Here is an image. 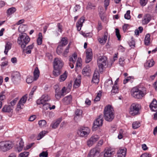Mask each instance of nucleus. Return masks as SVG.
Segmentation results:
<instances>
[{
	"instance_id": "1",
	"label": "nucleus",
	"mask_w": 157,
	"mask_h": 157,
	"mask_svg": "<svg viewBox=\"0 0 157 157\" xmlns=\"http://www.w3.org/2000/svg\"><path fill=\"white\" fill-rule=\"evenodd\" d=\"M104 117L107 121H112L114 117V112L113 108L109 105L106 106L104 110Z\"/></svg>"
},
{
	"instance_id": "2",
	"label": "nucleus",
	"mask_w": 157,
	"mask_h": 157,
	"mask_svg": "<svg viewBox=\"0 0 157 157\" xmlns=\"http://www.w3.org/2000/svg\"><path fill=\"white\" fill-rule=\"evenodd\" d=\"M30 40V38L25 33H21L19 35L17 40V43L20 45L22 48H25L26 45Z\"/></svg>"
},
{
	"instance_id": "3",
	"label": "nucleus",
	"mask_w": 157,
	"mask_h": 157,
	"mask_svg": "<svg viewBox=\"0 0 157 157\" xmlns=\"http://www.w3.org/2000/svg\"><path fill=\"white\" fill-rule=\"evenodd\" d=\"M14 144L11 141L8 140L0 142V151L2 152H6L11 149Z\"/></svg>"
},
{
	"instance_id": "4",
	"label": "nucleus",
	"mask_w": 157,
	"mask_h": 157,
	"mask_svg": "<svg viewBox=\"0 0 157 157\" xmlns=\"http://www.w3.org/2000/svg\"><path fill=\"white\" fill-rule=\"evenodd\" d=\"M98 65L99 67V71L100 72H102L103 68L108 63L107 57L105 56H100L97 60Z\"/></svg>"
},
{
	"instance_id": "5",
	"label": "nucleus",
	"mask_w": 157,
	"mask_h": 157,
	"mask_svg": "<svg viewBox=\"0 0 157 157\" xmlns=\"http://www.w3.org/2000/svg\"><path fill=\"white\" fill-rule=\"evenodd\" d=\"M140 108V105L136 103H132L129 108V113L132 116H135L139 114Z\"/></svg>"
},
{
	"instance_id": "6",
	"label": "nucleus",
	"mask_w": 157,
	"mask_h": 157,
	"mask_svg": "<svg viewBox=\"0 0 157 157\" xmlns=\"http://www.w3.org/2000/svg\"><path fill=\"white\" fill-rule=\"evenodd\" d=\"M132 95L137 99H141L145 95L146 93L138 88H133L131 90Z\"/></svg>"
},
{
	"instance_id": "7",
	"label": "nucleus",
	"mask_w": 157,
	"mask_h": 157,
	"mask_svg": "<svg viewBox=\"0 0 157 157\" xmlns=\"http://www.w3.org/2000/svg\"><path fill=\"white\" fill-rule=\"evenodd\" d=\"M90 132V130L88 127H82L78 129L77 134L80 137H86Z\"/></svg>"
},
{
	"instance_id": "8",
	"label": "nucleus",
	"mask_w": 157,
	"mask_h": 157,
	"mask_svg": "<svg viewBox=\"0 0 157 157\" xmlns=\"http://www.w3.org/2000/svg\"><path fill=\"white\" fill-rule=\"evenodd\" d=\"M103 121L102 115H101L99 116L94 121L93 130H95L101 126L102 125Z\"/></svg>"
},
{
	"instance_id": "9",
	"label": "nucleus",
	"mask_w": 157,
	"mask_h": 157,
	"mask_svg": "<svg viewBox=\"0 0 157 157\" xmlns=\"http://www.w3.org/2000/svg\"><path fill=\"white\" fill-rule=\"evenodd\" d=\"M50 99V97L47 94L43 95L41 98L37 100V104L40 105L43 104L45 102L48 101Z\"/></svg>"
},
{
	"instance_id": "10",
	"label": "nucleus",
	"mask_w": 157,
	"mask_h": 157,
	"mask_svg": "<svg viewBox=\"0 0 157 157\" xmlns=\"http://www.w3.org/2000/svg\"><path fill=\"white\" fill-rule=\"evenodd\" d=\"M99 137L97 135H92L89 139L87 141V145L89 147L91 146L95 142L98 141Z\"/></svg>"
},
{
	"instance_id": "11",
	"label": "nucleus",
	"mask_w": 157,
	"mask_h": 157,
	"mask_svg": "<svg viewBox=\"0 0 157 157\" xmlns=\"http://www.w3.org/2000/svg\"><path fill=\"white\" fill-rule=\"evenodd\" d=\"M63 65L62 61L60 59L55 58L53 61V67L55 68H62Z\"/></svg>"
},
{
	"instance_id": "12",
	"label": "nucleus",
	"mask_w": 157,
	"mask_h": 157,
	"mask_svg": "<svg viewBox=\"0 0 157 157\" xmlns=\"http://www.w3.org/2000/svg\"><path fill=\"white\" fill-rule=\"evenodd\" d=\"M99 148L95 147L91 149L89 153L88 157H98L99 156Z\"/></svg>"
},
{
	"instance_id": "13",
	"label": "nucleus",
	"mask_w": 157,
	"mask_h": 157,
	"mask_svg": "<svg viewBox=\"0 0 157 157\" xmlns=\"http://www.w3.org/2000/svg\"><path fill=\"white\" fill-rule=\"evenodd\" d=\"M86 63H88L91 60L92 58V50L90 48H88L86 51Z\"/></svg>"
},
{
	"instance_id": "14",
	"label": "nucleus",
	"mask_w": 157,
	"mask_h": 157,
	"mask_svg": "<svg viewBox=\"0 0 157 157\" xmlns=\"http://www.w3.org/2000/svg\"><path fill=\"white\" fill-rule=\"evenodd\" d=\"M104 157H111L114 154L113 150L110 148H106L104 151Z\"/></svg>"
},
{
	"instance_id": "15",
	"label": "nucleus",
	"mask_w": 157,
	"mask_h": 157,
	"mask_svg": "<svg viewBox=\"0 0 157 157\" xmlns=\"http://www.w3.org/2000/svg\"><path fill=\"white\" fill-rule=\"evenodd\" d=\"M54 88L55 90L56 94L55 97L56 98L58 99H59L63 95L60 92V88L59 87L58 85H55L54 86Z\"/></svg>"
},
{
	"instance_id": "16",
	"label": "nucleus",
	"mask_w": 157,
	"mask_h": 157,
	"mask_svg": "<svg viewBox=\"0 0 157 157\" xmlns=\"http://www.w3.org/2000/svg\"><path fill=\"white\" fill-rule=\"evenodd\" d=\"M13 107L9 105H5L2 109V111L3 112H12L13 111Z\"/></svg>"
},
{
	"instance_id": "17",
	"label": "nucleus",
	"mask_w": 157,
	"mask_h": 157,
	"mask_svg": "<svg viewBox=\"0 0 157 157\" xmlns=\"http://www.w3.org/2000/svg\"><path fill=\"white\" fill-rule=\"evenodd\" d=\"M151 17L150 14H147L145 15L142 19V23L143 25L147 24L151 20Z\"/></svg>"
},
{
	"instance_id": "18",
	"label": "nucleus",
	"mask_w": 157,
	"mask_h": 157,
	"mask_svg": "<svg viewBox=\"0 0 157 157\" xmlns=\"http://www.w3.org/2000/svg\"><path fill=\"white\" fill-rule=\"evenodd\" d=\"M150 107L153 111H156L157 110V101L155 99L153 100L149 105Z\"/></svg>"
},
{
	"instance_id": "19",
	"label": "nucleus",
	"mask_w": 157,
	"mask_h": 157,
	"mask_svg": "<svg viewBox=\"0 0 157 157\" xmlns=\"http://www.w3.org/2000/svg\"><path fill=\"white\" fill-rule=\"evenodd\" d=\"M12 80L14 82L20 78V73L17 71L13 72L11 75Z\"/></svg>"
},
{
	"instance_id": "20",
	"label": "nucleus",
	"mask_w": 157,
	"mask_h": 157,
	"mask_svg": "<svg viewBox=\"0 0 157 157\" xmlns=\"http://www.w3.org/2000/svg\"><path fill=\"white\" fill-rule=\"evenodd\" d=\"M126 149L120 148L117 152L118 157H125L126 153Z\"/></svg>"
},
{
	"instance_id": "21",
	"label": "nucleus",
	"mask_w": 157,
	"mask_h": 157,
	"mask_svg": "<svg viewBox=\"0 0 157 157\" xmlns=\"http://www.w3.org/2000/svg\"><path fill=\"white\" fill-rule=\"evenodd\" d=\"M62 102L66 105L70 104L72 101V96L71 95L64 97L62 100Z\"/></svg>"
},
{
	"instance_id": "22",
	"label": "nucleus",
	"mask_w": 157,
	"mask_h": 157,
	"mask_svg": "<svg viewBox=\"0 0 157 157\" xmlns=\"http://www.w3.org/2000/svg\"><path fill=\"white\" fill-rule=\"evenodd\" d=\"M85 19L84 17H82L76 23V27L78 31H80L81 29V27L82 25V24L84 22Z\"/></svg>"
},
{
	"instance_id": "23",
	"label": "nucleus",
	"mask_w": 157,
	"mask_h": 157,
	"mask_svg": "<svg viewBox=\"0 0 157 157\" xmlns=\"http://www.w3.org/2000/svg\"><path fill=\"white\" fill-rule=\"evenodd\" d=\"M90 70L89 66H86L83 68L82 71V73L84 76L89 75Z\"/></svg>"
},
{
	"instance_id": "24",
	"label": "nucleus",
	"mask_w": 157,
	"mask_h": 157,
	"mask_svg": "<svg viewBox=\"0 0 157 157\" xmlns=\"http://www.w3.org/2000/svg\"><path fill=\"white\" fill-rule=\"evenodd\" d=\"M99 73L97 71H95L92 81L94 83H98L99 81Z\"/></svg>"
},
{
	"instance_id": "25",
	"label": "nucleus",
	"mask_w": 157,
	"mask_h": 157,
	"mask_svg": "<svg viewBox=\"0 0 157 157\" xmlns=\"http://www.w3.org/2000/svg\"><path fill=\"white\" fill-rule=\"evenodd\" d=\"M107 39V33H105L103 37L98 39L99 43L102 45H104L106 43Z\"/></svg>"
},
{
	"instance_id": "26",
	"label": "nucleus",
	"mask_w": 157,
	"mask_h": 157,
	"mask_svg": "<svg viewBox=\"0 0 157 157\" xmlns=\"http://www.w3.org/2000/svg\"><path fill=\"white\" fill-rule=\"evenodd\" d=\"M62 68H54L53 74L54 76L57 77L59 76L61 73Z\"/></svg>"
},
{
	"instance_id": "27",
	"label": "nucleus",
	"mask_w": 157,
	"mask_h": 157,
	"mask_svg": "<svg viewBox=\"0 0 157 157\" xmlns=\"http://www.w3.org/2000/svg\"><path fill=\"white\" fill-rule=\"evenodd\" d=\"M68 43V41L67 38L63 37L62 38L60 42L59 43V45H61L63 47L66 46Z\"/></svg>"
},
{
	"instance_id": "28",
	"label": "nucleus",
	"mask_w": 157,
	"mask_h": 157,
	"mask_svg": "<svg viewBox=\"0 0 157 157\" xmlns=\"http://www.w3.org/2000/svg\"><path fill=\"white\" fill-rule=\"evenodd\" d=\"M40 71L38 67H36L33 72L34 80H36L39 77Z\"/></svg>"
},
{
	"instance_id": "29",
	"label": "nucleus",
	"mask_w": 157,
	"mask_h": 157,
	"mask_svg": "<svg viewBox=\"0 0 157 157\" xmlns=\"http://www.w3.org/2000/svg\"><path fill=\"white\" fill-rule=\"evenodd\" d=\"M24 146V142L22 139H21L19 142V145L16 148V150L18 152L21 151L22 150Z\"/></svg>"
},
{
	"instance_id": "30",
	"label": "nucleus",
	"mask_w": 157,
	"mask_h": 157,
	"mask_svg": "<svg viewBox=\"0 0 157 157\" xmlns=\"http://www.w3.org/2000/svg\"><path fill=\"white\" fill-rule=\"evenodd\" d=\"M27 98V95H25L23 96L19 101L18 104L20 105H23L25 103Z\"/></svg>"
},
{
	"instance_id": "31",
	"label": "nucleus",
	"mask_w": 157,
	"mask_h": 157,
	"mask_svg": "<svg viewBox=\"0 0 157 157\" xmlns=\"http://www.w3.org/2000/svg\"><path fill=\"white\" fill-rule=\"evenodd\" d=\"M81 77L79 76L78 78H76L75 80L74 84V87L75 88H77L79 86L81 83Z\"/></svg>"
},
{
	"instance_id": "32",
	"label": "nucleus",
	"mask_w": 157,
	"mask_h": 157,
	"mask_svg": "<svg viewBox=\"0 0 157 157\" xmlns=\"http://www.w3.org/2000/svg\"><path fill=\"white\" fill-rule=\"evenodd\" d=\"M61 121V119H59L56 120V121L53 123H52L51 126L53 128L55 129L56 128L59 126V124H60Z\"/></svg>"
},
{
	"instance_id": "33",
	"label": "nucleus",
	"mask_w": 157,
	"mask_h": 157,
	"mask_svg": "<svg viewBox=\"0 0 157 157\" xmlns=\"http://www.w3.org/2000/svg\"><path fill=\"white\" fill-rule=\"evenodd\" d=\"M11 44L9 42H7L5 45V50L4 52L5 54L7 55V54L8 51L11 49Z\"/></svg>"
},
{
	"instance_id": "34",
	"label": "nucleus",
	"mask_w": 157,
	"mask_h": 157,
	"mask_svg": "<svg viewBox=\"0 0 157 157\" xmlns=\"http://www.w3.org/2000/svg\"><path fill=\"white\" fill-rule=\"evenodd\" d=\"M150 35L149 34H147L145 37L144 39V44L145 45H148L150 44Z\"/></svg>"
},
{
	"instance_id": "35",
	"label": "nucleus",
	"mask_w": 157,
	"mask_h": 157,
	"mask_svg": "<svg viewBox=\"0 0 157 157\" xmlns=\"http://www.w3.org/2000/svg\"><path fill=\"white\" fill-rule=\"evenodd\" d=\"M42 35L41 33H40L38 34V37L37 40V44L39 45H40L42 43Z\"/></svg>"
},
{
	"instance_id": "36",
	"label": "nucleus",
	"mask_w": 157,
	"mask_h": 157,
	"mask_svg": "<svg viewBox=\"0 0 157 157\" xmlns=\"http://www.w3.org/2000/svg\"><path fill=\"white\" fill-rule=\"evenodd\" d=\"M16 10V9L13 7L8 9L6 11L7 14L8 15L14 13Z\"/></svg>"
},
{
	"instance_id": "37",
	"label": "nucleus",
	"mask_w": 157,
	"mask_h": 157,
	"mask_svg": "<svg viewBox=\"0 0 157 157\" xmlns=\"http://www.w3.org/2000/svg\"><path fill=\"white\" fill-rule=\"evenodd\" d=\"M63 47L61 45H59L57 46L56 49V52L59 55L62 54L63 51Z\"/></svg>"
},
{
	"instance_id": "38",
	"label": "nucleus",
	"mask_w": 157,
	"mask_h": 157,
	"mask_svg": "<svg viewBox=\"0 0 157 157\" xmlns=\"http://www.w3.org/2000/svg\"><path fill=\"white\" fill-rule=\"evenodd\" d=\"M67 77V73L66 71H65L64 73L61 75L59 77V81L60 82L64 81L66 78Z\"/></svg>"
},
{
	"instance_id": "39",
	"label": "nucleus",
	"mask_w": 157,
	"mask_h": 157,
	"mask_svg": "<svg viewBox=\"0 0 157 157\" xmlns=\"http://www.w3.org/2000/svg\"><path fill=\"white\" fill-rule=\"evenodd\" d=\"M118 92V88L117 86L114 85L113 87L112 90L111 91V94L113 95H114Z\"/></svg>"
},
{
	"instance_id": "40",
	"label": "nucleus",
	"mask_w": 157,
	"mask_h": 157,
	"mask_svg": "<svg viewBox=\"0 0 157 157\" xmlns=\"http://www.w3.org/2000/svg\"><path fill=\"white\" fill-rule=\"evenodd\" d=\"M70 44H69L68 45L67 47L66 48L65 50L63 51L62 53V55L65 56L66 57L67 55V53H68L69 52V49L70 48Z\"/></svg>"
},
{
	"instance_id": "41",
	"label": "nucleus",
	"mask_w": 157,
	"mask_h": 157,
	"mask_svg": "<svg viewBox=\"0 0 157 157\" xmlns=\"http://www.w3.org/2000/svg\"><path fill=\"white\" fill-rule=\"evenodd\" d=\"M140 123L138 121L134 122L132 124V128L134 129H136L140 126Z\"/></svg>"
},
{
	"instance_id": "42",
	"label": "nucleus",
	"mask_w": 157,
	"mask_h": 157,
	"mask_svg": "<svg viewBox=\"0 0 157 157\" xmlns=\"http://www.w3.org/2000/svg\"><path fill=\"white\" fill-rule=\"evenodd\" d=\"M46 133V131H44L40 132L38 136L37 140H40L43 137H44Z\"/></svg>"
},
{
	"instance_id": "43",
	"label": "nucleus",
	"mask_w": 157,
	"mask_h": 157,
	"mask_svg": "<svg viewBox=\"0 0 157 157\" xmlns=\"http://www.w3.org/2000/svg\"><path fill=\"white\" fill-rule=\"evenodd\" d=\"M101 91H99L96 97L94 99L95 101H98L100 100V97L101 96Z\"/></svg>"
},
{
	"instance_id": "44",
	"label": "nucleus",
	"mask_w": 157,
	"mask_h": 157,
	"mask_svg": "<svg viewBox=\"0 0 157 157\" xmlns=\"http://www.w3.org/2000/svg\"><path fill=\"white\" fill-rule=\"evenodd\" d=\"M46 122L44 120H41L39 121L38 124L41 127H43L45 126L46 124Z\"/></svg>"
},
{
	"instance_id": "45",
	"label": "nucleus",
	"mask_w": 157,
	"mask_h": 157,
	"mask_svg": "<svg viewBox=\"0 0 157 157\" xmlns=\"http://www.w3.org/2000/svg\"><path fill=\"white\" fill-rule=\"evenodd\" d=\"M43 106V109L44 110H46L48 109H50V106L49 104L48 103H44Z\"/></svg>"
},
{
	"instance_id": "46",
	"label": "nucleus",
	"mask_w": 157,
	"mask_h": 157,
	"mask_svg": "<svg viewBox=\"0 0 157 157\" xmlns=\"http://www.w3.org/2000/svg\"><path fill=\"white\" fill-rule=\"evenodd\" d=\"M48 153L47 151H43L39 154L40 157H48Z\"/></svg>"
},
{
	"instance_id": "47",
	"label": "nucleus",
	"mask_w": 157,
	"mask_h": 157,
	"mask_svg": "<svg viewBox=\"0 0 157 157\" xmlns=\"http://www.w3.org/2000/svg\"><path fill=\"white\" fill-rule=\"evenodd\" d=\"M130 11L129 10H128L126 14L124 15V18L125 19L128 20L130 19L131 18V16L130 15Z\"/></svg>"
},
{
	"instance_id": "48",
	"label": "nucleus",
	"mask_w": 157,
	"mask_h": 157,
	"mask_svg": "<svg viewBox=\"0 0 157 157\" xmlns=\"http://www.w3.org/2000/svg\"><path fill=\"white\" fill-rule=\"evenodd\" d=\"M29 155V152H24L20 153L19 157H27Z\"/></svg>"
},
{
	"instance_id": "49",
	"label": "nucleus",
	"mask_w": 157,
	"mask_h": 157,
	"mask_svg": "<svg viewBox=\"0 0 157 157\" xmlns=\"http://www.w3.org/2000/svg\"><path fill=\"white\" fill-rule=\"evenodd\" d=\"M33 80H34V79H33V77L32 76H30L28 77L26 79V82L28 83L29 84L32 83Z\"/></svg>"
},
{
	"instance_id": "50",
	"label": "nucleus",
	"mask_w": 157,
	"mask_h": 157,
	"mask_svg": "<svg viewBox=\"0 0 157 157\" xmlns=\"http://www.w3.org/2000/svg\"><path fill=\"white\" fill-rule=\"evenodd\" d=\"M147 64L148 67H152L154 64V62L153 59H151L150 61L148 60L147 62Z\"/></svg>"
},
{
	"instance_id": "51",
	"label": "nucleus",
	"mask_w": 157,
	"mask_h": 157,
	"mask_svg": "<svg viewBox=\"0 0 157 157\" xmlns=\"http://www.w3.org/2000/svg\"><path fill=\"white\" fill-rule=\"evenodd\" d=\"M82 112L80 109H77L75 112V114L76 116H81L82 114Z\"/></svg>"
},
{
	"instance_id": "52",
	"label": "nucleus",
	"mask_w": 157,
	"mask_h": 157,
	"mask_svg": "<svg viewBox=\"0 0 157 157\" xmlns=\"http://www.w3.org/2000/svg\"><path fill=\"white\" fill-rule=\"evenodd\" d=\"M116 35L118 38V40H119L120 39L121 36L120 35L119 30L118 29H116Z\"/></svg>"
},
{
	"instance_id": "53",
	"label": "nucleus",
	"mask_w": 157,
	"mask_h": 157,
	"mask_svg": "<svg viewBox=\"0 0 157 157\" xmlns=\"http://www.w3.org/2000/svg\"><path fill=\"white\" fill-rule=\"evenodd\" d=\"M18 100V98H15L13 100L11 101L10 102V105L11 106H12L13 107V106L16 104L17 100Z\"/></svg>"
},
{
	"instance_id": "54",
	"label": "nucleus",
	"mask_w": 157,
	"mask_h": 157,
	"mask_svg": "<svg viewBox=\"0 0 157 157\" xmlns=\"http://www.w3.org/2000/svg\"><path fill=\"white\" fill-rule=\"evenodd\" d=\"M26 25H20L18 28V31L20 32H21L24 31L25 30V29H22L24 28V27Z\"/></svg>"
},
{
	"instance_id": "55",
	"label": "nucleus",
	"mask_w": 157,
	"mask_h": 157,
	"mask_svg": "<svg viewBox=\"0 0 157 157\" xmlns=\"http://www.w3.org/2000/svg\"><path fill=\"white\" fill-rule=\"evenodd\" d=\"M5 92H2L0 94V101H3L5 99V96L4 94Z\"/></svg>"
},
{
	"instance_id": "56",
	"label": "nucleus",
	"mask_w": 157,
	"mask_h": 157,
	"mask_svg": "<svg viewBox=\"0 0 157 157\" xmlns=\"http://www.w3.org/2000/svg\"><path fill=\"white\" fill-rule=\"evenodd\" d=\"M80 8V6L79 5H76L73 9V11L76 12Z\"/></svg>"
},
{
	"instance_id": "57",
	"label": "nucleus",
	"mask_w": 157,
	"mask_h": 157,
	"mask_svg": "<svg viewBox=\"0 0 157 157\" xmlns=\"http://www.w3.org/2000/svg\"><path fill=\"white\" fill-rule=\"evenodd\" d=\"M109 0H105L104 1V6L105 10H106L107 6H109Z\"/></svg>"
},
{
	"instance_id": "58",
	"label": "nucleus",
	"mask_w": 157,
	"mask_h": 157,
	"mask_svg": "<svg viewBox=\"0 0 157 157\" xmlns=\"http://www.w3.org/2000/svg\"><path fill=\"white\" fill-rule=\"evenodd\" d=\"M124 59L123 58H121L119 59V63L121 66H123L124 63Z\"/></svg>"
},
{
	"instance_id": "59",
	"label": "nucleus",
	"mask_w": 157,
	"mask_h": 157,
	"mask_svg": "<svg viewBox=\"0 0 157 157\" xmlns=\"http://www.w3.org/2000/svg\"><path fill=\"white\" fill-rule=\"evenodd\" d=\"M58 28V31L60 33H61L62 29V26L59 23H58L57 25Z\"/></svg>"
},
{
	"instance_id": "60",
	"label": "nucleus",
	"mask_w": 157,
	"mask_h": 157,
	"mask_svg": "<svg viewBox=\"0 0 157 157\" xmlns=\"http://www.w3.org/2000/svg\"><path fill=\"white\" fill-rule=\"evenodd\" d=\"M130 46L131 48H134L135 47V42L134 41L132 40L129 43Z\"/></svg>"
},
{
	"instance_id": "61",
	"label": "nucleus",
	"mask_w": 157,
	"mask_h": 157,
	"mask_svg": "<svg viewBox=\"0 0 157 157\" xmlns=\"http://www.w3.org/2000/svg\"><path fill=\"white\" fill-rule=\"evenodd\" d=\"M129 27V25L128 24H124L123 26V29L124 32H125L127 30Z\"/></svg>"
},
{
	"instance_id": "62",
	"label": "nucleus",
	"mask_w": 157,
	"mask_h": 157,
	"mask_svg": "<svg viewBox=\"0 0 157 157\" xmlns=\"http://www.w3.org/2000/svg\"><path fill=\"white\" fill-rule=\"evenodd\" d=\"M81 59L80 58H78V60L77 61L76 67H79L81 66Z\"/></svg>"
},
{
	"instance_id": "63",
	"label": "nucleus",
	"mask_w": 157,
	"mask_h": 157,
	"mask_svg": "<svg viewBox=\"0 0 157 157\" xmlns=\"http://www.w3.org/2000/svg\"><path fill=\"white\" fill-rule=\"evenodd\" d=\"M151 155L147 153L142 154L140 157H151Z\"/></svg>"
},
{
	"instance_id": "64",
	"label": "nucleus",
	"mask_w": 157,
	"mask_h": 157,
	"mask_svg": "<svg viewBox=\"0 0 157 157\" xmlns=\"http://www.w3.org/2000/svg\"><path fill=\"white\" fill-rule=\"evenodd\" d=\"M147 2V0H140V3L142 6H145Z\"/></svg>"
}]
</instances>
